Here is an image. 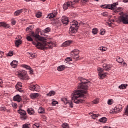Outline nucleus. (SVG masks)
I'll return each instance as SVG.
<instances>
[{"mask_svg": "<svg viewBox=\"0 0 128 128\" xmlns=\"http://www.w3.org/2000/svg\"><path fill=\"white\" fill-rule=\"evenodd\" d=\"M90 114L91 116H92V118H93V120H96V118H98V116H100L98 114H94L93 113H90Z\"/></svg>", "mask_w": 128, "mask_h": 128, "instance_id": "27", "label": "nucleus"}, {"mask_svg": "<svg viewBox=\"0 0 128 128\" xmlns=\"http://www.w3.org/2000/svg\"><path fill=\"white\" fill-rule=\"evenodd\" d=\"M102 15L103 16H108V12H103L102 13Z\"/></svg>", "mask_w": 128, "mask_h": 128, "instance_id": "41", "label": "nucleus"}, {"mask_svg": "<svg viewBox=\"0 0 128 128\" xmlns=\"http://www.w3.org/2000/svg\"><path fill=\"white\" fill-rule=\"evenodd\" d=\"M98 102H100V100L98 98H96L93 100V104H98Z\"/></svg>", "mask_w": 128, "mask_h": 128, "instance_id": "42", "label": "nucleus"}, {"mask_svg": "<svg viewBox=\"0 0 128 128\" xmlns=\"http://www.w3.org/2000/svg\"><path fill=\"white\" fill-rule=\"evenodd\" d=\"M28 54L30 58H33L36 57V54H32L30 52L28 53Z\"/></svg>", "mask_w": 128, "mask_h": 128, "instance_id": "30", "label": "nucleus"}, {"mask_svg": "<svg viewBox=\"0 0 128 128\" xmlns=\"http://www.w3.org/2000/svg\"><path fill=\"white\" fill-rule=\"evenodd\" d=\"M108 120V119L106 117H103L99 120L100 122H102V124H106Z\"/></svg>", "mask_w": 128, "mask_h": 128, "instance_id": "26", "label": "nucleus"}, {"mask_svg": "<svg viewBox=\"0 0 128 128\" xmlns=\"http://www.w3.org/2000/svg\"><path fill=\"white\" fill-rule=\"evenodd\" d=\"M36 128H40V124L36 123L33 125L34 128H36Z\"/></svg>", "mask_w": 128, "mask_h": 128, "instance_id": "43", "label": "nucleus"}, {"mask_svg": "<svg viewBox=\"0 0 128 128\" xmlns=\"http://www.w3.org/2000/svg\"><path fill=\"white\" fill-rule=\"evenodd\" d=\"M114 22V20H110L111 24H112V22Z\"/></svg>", "mask_w": 128, "mask_h": 128, "instance_id": "57", "label": "nucleus"}, {"mask_svg": "<svg viewBox=\"0 0 128 128\" xmlns=\"http://www.w3.org/2000/svg\"><path fill=\"white\" fill-rule=\"evenodd\" d=\"M12 24H13V26H14L16 24V20L14 19H12L11 20Z\"/></svg>", "mask_w": 128, "mask_h": 128, "instance_id": "48", "label": "nucleus"}, {"mask_svg": "<svg viewBox=\"0 0 128 128\" xmlns=\"http://www.w3.org/2000/svg\"><path fill=\"white\" fill-rule=\"evenodd\" d=\"M80 54V52H78V49L74 50L73 51H72L70 53L71 56H76L78 54Z\"/></svg>", "mask_w": 128, "mask_h": 128, "instance_id": "16", "label": "nucleus"}, {"mask_svg": "<svg viewBox=\"0 0 128 128\" xmlns=\"http://www.w3.org/2000/svg\"><path fill=\"white\" fill-rule=\"evenodd\" d=\"M61 22L63 24H65L66 26L70 21L68 20V18L66 16H63L61 18Z\"/></svg>", "mask_w": 128, "mask_h": 128, "instance_id": "11", "label": "nucleus"}, {"mask_svg": "<svg viewBox=\"0 0 128 128\" xmlns=\"http://www.w3.org/2000/svg\"><path fill=\"white\" fill-rule=\"evenodd\" d=\"M73 58L74 60H78V57H74Z\"/></svg>", "mask_w": 128, "mask_h": 128, "instance_id": "55", "label": "nucleus"}, {"mask_svg": "<svg viewBox=\"0 0 128 128\" xmlns=\"http://www.w3.org/2000/svg\"><path fill=\"white\" fill-rule=\"evenodd\" d=\"M62 127L63 128H70V126H68V123H64L62 124Z\"/></svg>", "mask_w": 128, "mask_h": 128, "instance_id": "34", "label": "nucleus"}, {"mask_svg": "<svg viewBox=\"0 0 128 128\" xmlns=\"http://www.w3.org/2000/svg\"><path fill=\"white\" fill-rule=\"evenodd\" d=\"M56 94V92L54 91H50V92H48L47 94V96H52V94Z\"/></svg>", "mask_w": 128, "mask_h": 128, "instance_id": "35", "label": "nucleus"}, {"mask_svg": "<svg viewBox=\"0 0 128 128\" xmlns=\"http://www.w3.org/2000/svg\"><path fill=\"white\" fill-rule=\"evenodd\" d=\"M22 68H26V70H30V72H34V70H32V68H30V66L26 64H22Z\"/></svg>", "mask_w": 128, "mask_h": 128, "instance_id": "21", "label": "nucleus"}, {"mask_svg": "<svg viewBox=\"0 0 128 128\" xmlns=\"http://www.w3.org/2000/svg\"><path fill=\"white\" fill-rule=\"evenodd\" d=\"M126 86H128V84H122L121 85H120L118 86V88L120 90H125V88H126Z\"/></svg>", "mask_w": 128, "mask_h": 128, "instance_id": "28", "label": "nucleus"}, {"mask_svg": "<svg viewBox=\"0 0 128 128\" xmlns=\"http://www.w3.org/2000/svg\"><path fill=\"white\" fill-rule=\"evenodd\" d=\"M19 86H20V88H22V84L21 82H18L17 84L16 85L15 88H18Z\"/></svg>", "mask_w": 128, "mask_h": 128, "instance_id": "32", "label": "nucleus"}, {"mask_svg": "<svg viewBox=\"0 0 128 128\" xmlns=\"http://www.w3.org/2000/svg\"><path fill=\"white\" fill-rule=\"evenodd\" d=\"M64 68H66V66H64V65H60L58 67L57 70L58 72H62L64 70Z\"/></svg>", "mask_w": 128, "mask_h": 128, "instance_id": "24", "label": "nucleus"}, {"mask_svg": "<svg viewBox=\"0 0 128 128\" xmlns=\"http://www.w3.org/2000/svg\"><path fill=\"white\" fill-rule=\"evenodd\" d=\"M122 107H118L116 106L114 108V112H122Z\"/></svg>", "mask_w": 128, "mask_h": 128, "instance_id": "23", "label": "nucleus"}, {"mask_svg": "<svg viewBox=\"0 0 128 128\" xmlns=\"http://www.w3.org/2000/svg\"><path fill=\"white\" fill-rule=\"evenodd\" d=\"M106 32V30H104V29H101L100 30V34H104Z\"/></svg>", "mask_w": 128, "mask_h": 128, "instance_id": "45", "label": "nucleus"}, {"mask_svg": "<svg viewBox=\"0 0 128 128\" xmlns=\"http://www.w3.org/2000/svg\"><path fill=\"white\" fill-rule=\"evenodd\" d=\"M79 80L81 82L78 86V88L80 90L74 91L72 94V100L75 104H82V100L80 98H86L88 96V84H90V82L86 78H80Z\"/></svg>", "mask_w": 128, "mask_h": 128, "instance_id": "1", "label": "nucleus"}, {"mask_svg": "<svg viewBox=\"0 0 128 128\" xmlns=\"http://www.w3.org/2000/svg\"><path fill=\"white\" fill-rule=\"evenodd\" d=\"M98 50H102V52H106V50H108V48H106V47H104V46H101L98 48Z\"/></svg>", "mask_w": 128, "mask_h": 128, "instance_id": "33", "label": "nucleus"}, {"mask_svg": "<svg viewBox=\"0 0 128 128\" xmlns=\"http://www.w3.org/2000/svg\"><path fill=\"white\" fill-rule=\"evenodd\" d=\"M40 88V87L38 84H34L31 83L29 86V89L30 90H38Z\"/></svg>", "mask_w": 128, "mask_h": 128, "instance_id": "9", "label": "nucleus"}, {"mask_svg": "<svg viewBox=\"0 0 128 128\" xmlns=\"http://www.w3.org/2000/svg\"><path fill=\"white\" fill-rule=\"evenodd\" d=\"M8 56H14V52H9L8 54Z\"/></svg>", "mask_w": 128, "mask_h": 128, "instance_id": "46", "label": "nucleus"}, {"mask_svg": "<svg viewBox=\"0 0 128 128\" xmlns=\"http://www.w3.org/2000/svg\"><path fill=\"white\" fill-rule=\"evenodd\" d=\"M12 108H18V104H16V102H12Z\"/></svg>", "mask_w": 128, "mask_h": 128, "instance_id": "40", "label": "nucleus"}, {"mask_svg": "<svg viewBox=\"0 0 128 128\" xmlns=\"http://www.w3.org/2000/svg\"><path fill=\"white\" fill-rule=\"evenodd\" d=\"M109 26H112V23H108Z\"/></svg>", "mask_w": 128, "mask_h": 128, "instance_id": "59", "label": "nucleus"}, {"mask_svg": "<svg viewBox=\"0 0 128 128\" xmlns=\"http://www.w3.org/2000/svg\"><path fill=\"white\" fill-rule=\"evenodd\" d=\"M42 2H46V0H42Z\"/></svg>", "mask_w": 128, "mask_h": 128, "instance_id": "64", "label": "nucleus"}, {"mask_svg": "<svg viewBox=\"0 0 128 128\" xmlns=\"http://www.w3.org/2000/svg\"><path fill=\"white\" fill-rule=\"evenodd\" d=\"M24 10H26L20 9V10H16L14 12V16H20V14H22V12H24Z\"/></svg>", "mask_w": 128, "mask_h": 128, "instance_id": "15", "label": "nucleus"}, {"mask_svg": "<svg viewBox=\"0 0 128 128\" xmlns=\"http://www.w3.org/2000/svg\"><path fill=\"white\" fill-rule=\"evenodd\" d=\"M102 7L103 8H107V5H102Z\"/></svg>", "mask_w": 128, "mask_h": 128, "instance_id": "54", "label": "nucleus"}, {"mask_svg": "<svg viewBox=\"0 0 128 128\" xmlns=\"http://www.w3.org/2000/svg\"><path fill=\"white\" fill-rule=\"evenodd\" d=\"M38 30L39 28H38L36 32H32L31 33V36L34 38L36 42V43L33 42L34 44H35L36 48H39V50H48V48L52 50L54 44L52 42H46V40L44 38L40 37L39 34L40 31H38Z\"/></svg>", "mask_w": 128, "mask_h": 128, "instance_id": "2", "label": "nucleus"}, {"mask_svg": "<svg viewBox=\"0 0 128 128\" xmlns=\"http://www.w3.org/2000/svg\"><path fill=\"white\" fill-rule=\"evenodd\" d=\"M56 14H58V12H56V11H54L48 15V18L50 20H52V18H56Z\"/></svg>", "mask_w": 128, "mask_h": 128, "instance_id": "14", "label": "nucleus"}, {"mask_svg": "<svg viewBox=\"0 0 128 128\" xmlns=\"http://www.w3.org/2000/svg\"><path fill=\"white\" fill-rule=\"evenodd\" d=\"M2 80L0 78V86H2Z\"/></svg>", "mask_w": 128, "mask_h": 128, "instance_id": "56", "label": "nucleus"}, {"mask_svg": "<svg viewBox=\"0 0 128 128\" xmlns=\"http://www.w3.org/2000/svg\"><path fill=\"white\" fill-rule=\"evenodd\" d=\"M119 20L121 22L124 24H128V14L120 16L119 18Z\"/></svg>", "mask_w": 128, "mask_h": 128, "instance_id": "6", "label": "nucleus"}, {"mask_svg": "<svg viewBox=\"0 0 128 128\" xmlns=\"http://www.w3.org/2000/svg\"><path fill=\"white\" fill-rule=\"evenodd\" d=\"M40 96V94L38 93H33L30 94V98L34 100V98H38Z\"/></svg>", "mask_w": 128, "mask_h": 128, "instance_id": "17", "label": "nucleus"}, {"mask_svg": "<svg viewBox=\"0 0 128 128\" xmlns=\"http://www.w3.org/2000/svg\"><path fill=\"white\" fill-rule=\"evenodd\" d=\"M52 104V106H56V104H58V102L53 101Z\"/></svg>", "mask_w": 128, "mask_h": 128, "instance_id": "52", "label": "nucleus"}, {"mask_svg": "<svg viewBox=\"0 0 128 128\" xmlns=\"http://www.w3.org/2000/svg\"><path fill=\"white\" fill-rule=\"evenodd\" d=\"M11 63H12V64H15L16 66H18V61L16 60H13Z\"/></svg>", "mask_w": 128, "mask_h": 128, "instance_id": "44", "label": "nucleus"}, {"mask_svg": "<svg viewBox=\"0 0 128 128\" xmlns=\"http://www.w3.org/2000/svg\"><path fill=\"white\" fill-rule=\"evenodd\" d=\"M27 40H28V42H33L34 40L30 36H27L26 38Z\"/></svg>", "mask_w": 128, "mask_h": 128, "instance_id": "38", "label": "nucleus"}, {"mask_svg": "<svg viewBox=\"0 0 128 128\" xmlns=\"http://www.w3.org/2000/svg\"><path fill=\"white\" fill-rule=\"evenodd\" d=\"M38 114H46V110L42 107H40L38 110Z\"/></svg>", "mask_w": 128, "mask_h": 128, "instance_id": "22", "label": "nucleus"}, {"mask_svg": "<svg viewBox=\"0 0 128 128\" xmlns=\"http://www.w3.org/2000/svg\"><path fill=\"white\" fill-rule=\"evenodd\" d=\"M108 104H112V100H108Z\"/></svg>", "mask_w": 128, "mask_h": 128, "instance_id": "51", "label": "nucleus"}, {"mask_svg": "<svg viewBox=\"0 0 128 128\" xmlns=\"http://www.w3.org/2000/svg\"><path fill=\"white\" fill-rule=\"evenodd\" d=\"M70 30L72 32H76V29L80 26V24H78V21L74 20L70 22Z\"/></svg>", "mask_w": 128, "mask_h": 128, "instance_id": "5", "label": "nucleus"}, {"mask_svg": "<svg viewBox=\"0 0 128 128\" xmlns=\"http://www.w3.org/2000/svg\"><path fill=\"white\" fill-rule=\"evenodd\" d=\"M62 102H64V104H68L69 106H70V108H72V101H70V100H68V99H66V98H64L62 100Z\"/></svg>", "mask_w": 128, "mask_h": 128, "instance_id": "12", "label": "nucleus"}, {"mask_svg": "<svg viewBox=\"0 0 128 128\" xmlns=\"http://www.w3.org/2000/svg\"><path fill=\"white\" fill-rule=\"evenodd\" d=\"M118 4V3H114L112 4L107 5V8H109L110 10H114L116 8V6Z\"/></svg>", "mask_w": 128, "mask_h": 128, "instance_id": "10", "label": "nucleus"}, {"mask_svg": "<svg viewBox=\"0 0 128 128\" xmlns=\"http://www.w3.org/2000/svg\"><path fill=\"white\" fill-rule=\"evenodd\" d=\"M119 14H122V12L119 13Z\"/></svg>", "mask_w": 128, "mask_h": 128, "instance_id": "63", "label": "nucleus"}, {"mask_svg": "<svg viewBox=\"0 0 128 128\" xmlns=\"http://www.w3.org/2000/svg\"><path fill=\"white\" fill-rule=\"evenodd\" d=\"M13 100L20 102H22V98L18 94L16 95L13 97Z\"/></svg>", "mask_w": 128, "mask_h": 128, "instance_id": "13", "label": "nucleus"}, {"mask_svg": "<svg viewBox=\"0 0 128 128\" xmlns=\"http://www.w3.org/2000/svg\"><path fill=\"white\" fill-rule=\"evenodd\" d=\"M44 32H45V34H48V32H50V28L48 27L44 30Z\"/></svg>", "mask_w": 128, "mask_h": 128, "instance_id": "37", "label": "nucleus"}, {"mask_svg": "<svg viewBox=\"0 0 128 128\" xmlns=\"http://www.w3.org/2000/svg\"><path fill=\"white\" fill-rule=\"evenodd\" d=\"M72 42L70 40H67L62 44V46L66 47L70 46V44H72Z\"/></svg>", "mask_w": 128, "mask_h": 128, "instance_id": "19", "label": "nucleus"}, {"mask_svg": "<svg viewBox=\"0 0 128 128\" xmlns=\"http://www.w3.org/2000/svg\"><path fill=\"white\" fill-rule=\"evenodd\" d=\"M26 2H30L31 0H24Z\"/></svg>", "mask_w": 128, "mask_h": 128, "instance_id": "61", "label": "nucleus"}, {"mask_svg": "<svg viewBox=\"0 0 128 128\" xmlns=\"http://www.w3.org/2000/svg\"><path fill=\"white\" fill-rule=\"evenodd\" d=\"M16 90H18V92H24L22 89V88H20V87H18V88H16Z\"/></svg>", "mask_w": 128, "mask_h": 128, "instance_id": "49", "label": "nucleus"}, {"mask_svg": "<svg viewBox=\"0 0 128 128\" xmlns=\"http://www.w3.org/2000/svg\"><path fill=\"white\" fill-rule=\"evenodd\" d=\"M0 26H3V28H10V24H6L4 22H0Z\"/></svg>", "mask_w": 128, "mask_h": 128, "instance_id": "18", "label": "nucleus"}, {"mask_svg": "<svg viewBox=\"0 0 128 128\" xmlns=\"http://www.w3.org/2000/svg\"><path fill=\"white\" fill-rule=\"evenodd\" d=\"M18 76L21 80H26V72L24 70H21L18 73Z\"/></svg>", "mask_w": 128, "mask_h": 128, "instance_id": "8", "label": "nucleus"}, {"mask_svg": "<svg viewBox=\"0 0 128 128\" xmlns=\"http://www.w3.org/2000/svg\"><path fill=\"white\" fill-rule=\"evenodd\" d=\"M98 32V30L96 28H94L92 30V34H97Z\"/></svg>", "mask_w": 128, "mask_h": 128, "instance_id": "31", "label": "nucleus"}, {"mask_svg": "<svg viewBox=\"0 0 128 128\" xmlns=\"http://www.w3.org/2000/svg\"><path fill=\"white\" fill-rule=\"evenodd\" d=\"M30 124H24L22 126V128H30Z\"/></svg>", "mask_w": 128, "mask_h": 128, "instance_id": "39", "label": "nucleus"}, {"mask_svg": "<svg viewBox=\"0 0 128 128\" xmlns=\"http://www.w3.org/2000/svg\"><path fill=\"white\" fill-rule=\"evenodd\" d=\"M36 16L38 18H40V16H42V12H36Z\"/></svg>", "mask_w": 128, "mask_h": 128, "instance_id": "36", "label": "nucleus"}, {"mask_svg": "<svg viewBox=\"0 0 128 128\" xmlns=\"http://www.w3.org/2000/svg\"><path fill=\"white\" fill-rule=\"evenodd\" d=\"M10 66H12V68H16L17 66L16 65V64H14L12 63H10Z\"/></svg>", "mask_w": 128, "mask_h": 128, "instance_id": "50", "label": "nucleus"}, {"mask_svg": "<svg viewBox=\"0 0 128 128\" xmlns=\"http://www.w3.org/2000/svg\"><path fill=\"white\" fill-rule=\"evenodd\" d=\"M80 2V0H74V2H68L63 5V8L66 10L68 8H74L75 4H78ZM82 2H88V0H82Z\"/></svg>", "mask_w": 128, "mask_h": 128, "instance_id": "4", "label": "nucleus"}, {"mask_svg": "<svg viewBox=\"0 0 128 128\" xmlns=\"http://www.w3.org/2000/svg\"><path fill=\"white\" fill-rule=\"evenodd\" d=\"M6 108L5 106L2 107V108H0V110H2V111L4 112V110H6Z\"/></svg>", "mask_w": 128, "mask_h": 128, "instance_id": "53", "label": "nucleus"}, {"mask_svg": "<svg viewBox=\"0 0 128 128\" xmlns=\"http://www.w3.org/2000/svg\"><path fill=\"white\" fill-rule=\"evenodd\" d=\"M103 68L98 67L97 70L98 72V76L100 77V80H102L103 78H104L106 76V72L102 73L103 72L104 70H107L108 71L110 68H112V66L110 64H104L102 66Z\"/></svg>", "mask_w": 128, "mask_h": 128, "instance_id": "3", "label": "nucleus"}, {"mask_svg": "<svg viewBox=\"0 0 128 128\" xmlns=\"http://www.w3.org/2000/svg\"><path fill=\"white\" fill-rule=\"evenodd\" d=\"M116 62H119V64H123V66H126V62H124V59H122V58H118L116 59Z\"/></svg>", "mask_w": 128, "mask_h": 128, "instance_id": "20", "label": "nucleus"}, {"mask_svg": "<svg viewBox=\"0 0 128 128\" xmlns=\"http://www.w3.org/2000/svg\"><path fill=\"white\" fill-rule=\"evenodd\" d=\"M124 2H128V0H123Z\"/></svg>", "mask_w": 128, "mask_h": 128, "instance_id": "58", "label": "nucleus"}, {"mask_svg": "<svg viewBox=\"0 0 128 128\" xmlns=\"http://www.w3.org/2000/svg\"><path fill=\"white\" fill-rule=\"evenodd\" d=\"M27 112L28 114H34V110L32 108H28Z\"/></svg>", "mask_w": 128, "mask_h": 128, "instance_id": "29", "label": "nucleus"}, {"mask_svg": "<svg viewBox=\"0 0 128 128\" xmlns=\"http://www.w3.org/2000/svg\"><path fill=\"white\" fill-rule=\"evenodd\" d=\"M20 44H22V40H18L15 41V46L16 48H18Z\"/></svg>", "mask_w": 128, "mask_h": 128, "instance_id": "25", "label": "nucleus"}, {"mask_svg": "<svg viewBox=\"0 0 128 128\" xmlns=\"http://www.w3.org/2000/svg\"><path fill=\"white\" fill-rule=\"evenodd\" d=\"M18 113L20 114L21 116H22L20 117L22 120H26V112L24 110L20 109L18 110Z\"/></svg>", "mask_w": 128, "mask_h": 128, "instance_id": "7", "label": "nucleus"}, {"mask_svg": "<svg viewBox=\"0 0 128 128\" xmlns=\"http://www.w3.org/2000/svg\"><path fill=\"white\" fill-rule=\"evenodd\" d=\"M28 30H30V28H26V32H28Z\"/></svg>", "mask_w": 128, "mask_h": 128, "instance_id": "60", "label": "nucleus"}, {"mask_svg": "<svg viewBox=\"0 0 128 128\" xmlns=\"http://www.w3.org/2000/svg\"><path fill=\"white\" fill-rule=\"evenodd\" d=\"M4 54V52L2 51H0V54Z\"/></svg>", "mask_w": 128, "mask_h": 128, "instance_id": "62", "label": "nucleus"}, {"mask_svg": "<svg viewBox=\"0 0 128 128\" xmlns=\"http://www.w3.org/2000/svg\"><path fill=\"white\" fill-rule=\"evenodd\" d=\"M66 62H70L72 60V58L68 57L66 59Z\"/></svg>", "mask_w": 128, "mask_h": 128, "instance_id": "47", "label": "nucleus"}]
</instances>
